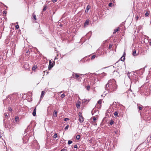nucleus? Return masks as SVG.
I'll list each match as a JSON object with an SVG mask.
<instances>
[{
  "instance_id": "6e6d98bb",
  "label": "nucleus",
  "mask_w": 151,
  "mask_h": 151,
  "mask_svg": "<svg viewBox=\"0 0 151 151\" xmlns=\"http://www.w3.org/2000/svg\"><path fill=\"white\" fill-rule=\"evenodd\" d=\"M89 141H90V142H91V140H90Z\"/></svg>"
},
{
  "instance_id": "f03ea898",
  "label": "nucleus",
  "mask_w": 151,
  "mask_h": 151,
  "mask_svg": "<svg viewBox=\"0 0 151 151\" xmlns=\"http://www.w3.org/2000/svg\"><path fill=\"white\" fill-rule=\"evenodd\" d=\"M114 85H110V86L109 87V91L112 92L116 90L117 88V86H115V87Z\"/></svg>"
},
{
  "instance_id": "b1692460",
  "label": "nucleus",
  "mask_w": 151,
  "mask_h": 151,
  "mask_svg": "<svg viewBox=\"0 0 151 151\" xmlns=\"http://www.w3.org/2000/svg\"><path fill=\"white\" fill-rule=\"evenodd\" d=\"M32 16H33V18L35 20H36V17L35 15L34 14V13L32 14Z\"/></svg>"
},
{
  "instance_id": "58836bf2",
  "label": "nucleus",
  "mask_w": 151,
  "mask_h": 151,
  "mask_svg": "<svg viewBox=\"0 0 151 151\" xmlns=\"http://www.w3.org/2000/svg\"><path fill=\"white\" fill-rule=\"evenodd\" d=\"M112 47V45H111V44L109 45V49H111V48Z\"/></svg>"
},
{
  "instance_id": "aec40b11",
  "label": "nucleus",
  "mask_w": 151,
  "mask_h": 151,
  "mask_svg": "<svg viewBox=\"0 0 151 151\" xmlns=\"http://www.w3.org/2000/svg\"><path fill=\"white\" fill-rule=\"evenodd\" d=\"M37 68V65H34L32 68L33 70H35Z\"/></svg>"
},
{
  "instance_id": "2f4dec72",
  "label": "nucleus",
  "mask_w": 151,
  "mask_h": 151,
  "mask_svg": "<svg viewBox=\"0 0 151 151\" xmlns=\"http://www.w3.org/2000/svg\"><path fill=\"white\" fill-rule=\"evenodd\" d=\"M65 95L64 93H63L61 95L60 97L62 98H63L65 97Z\"/></svg>"
},
{
  "instance_id": "8fccbe9b",
  "label": "nucleus",
  "mask_w": 151,
  "mask_h": 151,
  "mask_svg": "<svg viewBox=\"0 0 151 151\" xmlns=\"http://www.w3.org/2000/svg\"><path fill=\"white\" fill-rule=\"evenodd\" d=\"M29 52V50H27V51H26V53H28Z\"/></svg>"
},
{
  "instance_id": "f704fd0d",
  "label": "nucleus",
  "mask_w": 151,
  "mask_h": 151,
  "mask_svg": "<svg viewBox=\"0 0 151 151\" xmlns=\"http://www.w3.org/2000/svg\"><path fill=\"white\" fill-rule=\"evenodd\" d=\"M148 15H149V13H148V12H146L145 14V16L146 17L148 16Z\"/></svg>"
},
{
  "instance_id": "bf43d9fd",
  "label": "nucleus",
  "mask_w": 151,
  "mask_h": 151,
  "mask_svg": "<svg viewBox=\"0 0 151 151\" xmlns=\"http://www.w3.org/2000/svg\"><path fill=\"white\" fill-rule=\"evenodd\" d=\"M150 43L151 44V41H150Z\"/></svg>"
},
{
  "instance_id": "4be33fe9",
  "label": "nucleus",
  "mask_w": 151,
  "mask_h": 151,
  "mask_svg": "<svg viewBox=\"0 0 151 151\" xmlns=\"http://www.w3.org/2000/svg\"><path fill=\"white\" fill-rule=\"evenodd\" d=\"M114 121L112 120H111L110 122V124L111 125H112L113 124H114Z\"/></svg>"
},
{
  "instance_id": "9b49d317",
  "label": "nucleus",
  "mask_w": 151,
  "mask_h": 151,
  "mask_svg": "<svg viewBox=\"0 0 151 151\" xmlns=\"http://www.w3.org/2000/svg\"><path fill=\"white\" fill-rule=\"evenodd\" d=\"M89 22V19H87L84 24V26H86L88 25V24Z\"/></svg>"
},
{
  "instance_id": "680f3d73",
  "label": "nucleus",
  "mask_w": 151,
  "mask_h": 151,
  "mask_svg": "<svg viewBox=\"0 0 151 151\" xmlns=\"http://www.w3.org/2000/svg\"><path fill=\"white\" fill-rule=\"evenodd\" d=\"M123 58H124V57H123V58H122V60H123Z\"/></svg>"
},
{
  "instance_id": "c9c22d12",
  "label": "nucleus",
  "mask_w": 151,
  "mask_h": 151,
  "mask_svg": "<svg viewBox=\"0 0 151 151\" xmlns=\"http://www.w3.org/2000/svg\"><path fill=\"white\" fill-rule=\"evenodd\" d=\"M112 3H110L109 4V6L111 7L112 6Z\"/></svg>"
},
{
  "instance_id": "5701e85b",
  "label": "nucleus",
  "mask_w": 151,
  "mask_h": 151,
  "mask_svg": "<svg viewBox=\"0 0 151 151\" xmlns=\"http://www.w3.org/2000/svg\"><path fill=\"white\" fill-rule=\"evenodd\" d=\"M80 138V136L79 135H78L76 136V138L78 140H79Z\"/></svg>"
},
{
  "instance_id": "4468645a",
  "label": "nucleus",
  "mask_w": 151,
  "mask_h": 151,
  "mask_svg": "<svg viewBox=\"0 0 151 151\" xmlns=\"http://www.w3.org/2000/svg\"><path fill=\"white\" fill-rule=\"evenodd\" d=\"M89 60L90 59H88V56H86V57L84 58H83V59L82 60V61L84 60L85 61H86Z\"/></svg>"
},
{
  "instance_id": "c03bdc74",
  "label": "nucleus",
  "mask_w": 151,
  "mask_h": 151,
  "mask_svg": "<svg viewBox=\"0 0 151 151\" xmlns=\"http://www.w3.org/2000/svg\"><path fill=\"white\" fill-rule=\"evenodd\" d=\"M93 121L94 122H95L96 120V118L95 117H93Z\"/></svg>"
},
{
  "instance_id": "5fc2aeb1",
  "label": "nucleus",
  "mask_w": 151,
  "mask_h": 151,
  "mask_svg": "<svg viewBox=\"0 0 151 151\" xmlns=\"http://www.w3.org/2000/svg\"><path fill=\"white\" fill-rule=\"evenodd\" d=\"M129 92H130V91H128L127 92V93H129Z\"/></svg>"
},
{
  "instance_id": "cd10ccee",
  "label": "nucleus",
  "mask_w": 151,
  "mask_h": 151,
  "mask_svg": "<svg viewBox=\"0 0 151 151\" xmlns=\"http://www.w3.org/2000/svg\"><path fill=\"white\" fill-rule=\"evenodd\" d=\"M72 141L71 140H69L68 141V144L70 145L72 143Z\"/></svg>"
},
{
  "instance_id": "ea45409f",
  "label": "nucleus",
  "mask_w": 151,
  "mask_h": 151,
  "mask_svg": "<svg viewBox=\"0 0 151 151\" xmlns=\"http://www.w3.org/2000/svg\"><path fill=\"white\" fill-rule=\"evenodd\" d=\"M69 119L68 118H65L64 119V121H67L68 120H69Z\"/></svg>"
},
{
  "instance_id": "69168bd1",
  "label": "nucleus",
  "mask_w": 151,
  "mask_h": 151,
  "mask_svg": "<svg viewBox=\"0 0 151 151\" xmlns=\"http://www.w3.org/2000/svg\"><path fill=\"white\" fill-rule=\"evenodd\" d=\"M115 1V0H113V1Z\"/></svg>"
},
{
  "instance_id": "423d86ee",
  "label": "nucleus",
  "mask_w": 151,
  "mask_h": 151,
  "mask_svg": "<svg viewBox=\"0 0 151 151\" xmlns=\"http://www.w3.org/2000/svg\"><path fill=\"white\" fill-rule=\"evenodd\" d=\"M145 70L144 68H142L140 69L139 70H137L136 71V72L137 73H139L140 75H142L143 73Z\"/></svg>"
},
{
  "instance_id": "dca6fc26",
  "label": "nucleus",
  "mask_w": 151,
  "mask_h": 151,
  "mask_svg": "<svg viewBox=\"0 0 151 151\" xmlns=\"http://www.w3.org/2000/svg\"><path fill=\"white\" fill-rule=\"evenodd\" d=\"M57 113L58 112L56 110L54 111L53 116L54 117H56L57 116Z\"/></svg>"
},
{
  "instance_id": "49530a36",
  "label": "nucleus",
  "mask_w": 151,
  "mask_h": 151,
  "mask_svg": "<svg viewBox=\"0 0 151 151\" xmlns=\"http://www.w3.org/2000/svg\"><path fill=\"white\" fill-rule=\"evenodd\" d=\"M139 17L138 16H137L136 17V20H137L139 19Z\"/></svg>"
},
{
  "instance_id": "338daca9",
  "label": "nucleus",
  "mask_w": 151,
  "mask_h": 151,
  "mask_svg": "<svg viewBox=\"0 0 151 151\" xmlns=\"http://www.w3.org/2000/svg\"><path fill=\"white\" fill-rule=\"evenodd\" d=\"M115 1V0H113V1Z\"/></svg>"
},
{
  "instance_id": "603ef678",
  "label": "nucleus",
  "mask_w": 151,
  "mask_h": 151,
  "mask_svg": "<svg viewBox=\"0 0 151 151\" xmlns=\"http://www.w3.org/2000/svg\"><path fill=\"white\" fill-rule=\"evenodd\" d=\"M129 72H128V76L129 77Z\"/></svg>"
},
{
  "instance_id": "473e14b6",
  "label": "nucleus",
  "mask_w": 151,
  "mask_h": 151,
  "mask_svg": "<svg viewBox=\"0 0 151 151\" xmlns=\"http://www.w3.org/2000/svg\"><path fill=\"white\" fill-rule=\"evenodd\" d=\"M90 9V7H89V5H88L86 8V9L87 10V12H88V10Z\"/></svg>"
},
{
  "instance_id": "de8ad7c7",
  "label": "nucleus",
  "mask_w": 151,
  "mask_h": 151,
  "mask_svg": "<svg viewBox=\"0 0 151 151\" xmlns=\"http://www.w3.org/2000/svg\"><path fill=\"white\" fill-rule=\"evenodd\" d=\"M8 109L10 111H12V109L10 107L9 108H8Z\"/></svg>"
},
{
  "instance_id": "f3484780",
  "label": "nucleus",
  "mask_w": 151,
  "mask_h": 151,
  "mask_svg": "<svg viewBox=\"0 0 151 151\" xmlns=\"http://www.w3.org/2000/svg\"><path fill=\"white\" fill-rule=\"evenodd\" d=\"M80 102H78L76 104V106L77 108H80Z\"/></svg>"
},
{
  "instance_id": "72a5a7b5",
  "label": "nucleus",
  "mask_w": 151,
  "mask_h": 151,
  "mask_svg": "<svg viewBox=\"0 0 151 151\" xmlns=\"http://www.w3.org/2000/svg\"><path fill=\"white\" fill-rule=\"evenodd\" d=\"M90 88V86L89 85H88L86 86V89L87 90H89Z\"/></svg>"
},
{
  "instance_id": "a878e982",
  "label": "nucleus",
  "mask_w": 151,
  "mask_h": 151,
  "mask_svg": "<svg viewBox=\"0 0 151 151\" xmlns=\"http://www.w3.org/2000/svg\"><path fill=\"white\" fill-rule=\"evenodd\" d=\"M102 102V100L100 99L97 102L100 105Z\"/></svg>"
},
{
  "instance_id": "0e129e2a",
  "label": "nucleus",
  "mask_w": 151,
  "mask_h": 151,
  "mask_svg": "<svg viewBox=\"0 0 151 151\" xmlns=\"http://www.w3.org/2000/svg\"><path fill=\"white\" fill-rule=\"evenodd\" d=\"M150 138H151V136H150Z\"/></svg>"
},
{
  "instance_id": "3c124183",
  "label": "nucleus",
  "mask_w": 151,
  "mask_h": 151,
  "mask_svg": "<svg viewBox=\"0 0 151 151\" xmlns=\"http://www.w3.org/2000/svg\"><path fill=\"white\" fill-rule=\"evenodd\" d=\"M4 120H5L4 119V120H3V121H4V124L5 125V126L6 124H5V123H4Z\"/></svg>"
},
{
  "instance_id": "c85d7f7f",
  "label": "nucleus",
  "mask_w": 151,
  "mask_h": 151,
  "mask_svg": "<svg viewBox=\"0 0 151 151\" xmlns=\"http://www.w3.org/2000/svg\"><path fill=\"white\" fill-rule=\"evenodd\" d=\"M57 137V134L56 133H55L53 136V137L54 138H56Z\"/></svg>"
},
{
  "instance_id": "a19ab883",
  "label": "nucleus",
  "mask_w": 151,
  "mask_h": 151,
  "mask_svg": "<svg viewBox=\"0 0 151 151\" xmlns=\"http://www.w3.org/2000/svg\"><path fill=\"white\" fill-rule=\"evenodd\" d=\"M74 147L75 148H78L77 145H75L74 146Z\"/></svg>"
},
{
  "instance_id": "c756f323",
  "label": "nucleus",
  "mask_w": 151,
  "mask_h": 151,
  "mask_svg": "<svg viewBox=\"0 0 151 151\" xmlns=\"http://www.w3.org/2000/svg\"><path fill=\"white\" fill-rule=\"evenodd\" d=\"M95 57H96L95 55H92L91 57V60L94 59L95 58Z\"/></svg>"
},
{
  "instance_id": "bb28decb",
  "label": "nucleus",
  "mask_w": 151,
  "mask_h": 151,
  "mask_svg": "<svg viewBox=\"0 0 151 151\" xmlns=\"http://www.w3.org/2000/svg\"><path fill=\"white\" fill-rule=\"evenodd\" d=\"M118 31V29H114V31L113 32V34H114L116 33Z\"/></svg>"
},
{
  "instance_id": "7c9ffc66",
  "label": "nucleus",
  "mask_w": 151,
  "mask_h": 151,
  "mask_svg": "<svg viewBox=\"0 0 151 151\" xmlns=\"http://www.w3.org/2000/svg\"><path fill=\"white\" fill-rule=\"evenodd\" d=\"M69 127V125H67L65 128L64 129L65 130L67 129Z\"/></svg>"
},
{
  "instance_id": "052dcab7",
  "label": "nucleus",
  "mask_w": 151,
  "mask_h": 151,
  "mask_svg": "<svg viewBox=\"0 0 151 151\" xmlns=\"http://www.w3.org/2000/svg\"><path fill=\"white\" fill-rule=\"evenodd\" d=\"M9 96H10V95H9V96H8V97H9Z\"/></svg>"
},
{
  "instance_id": "37998d69",
  "label": "nucleus",
  "mask_w": 151,
  "mask_h": 151,
  "mask_svg": "<svg viewBox=\"0 0 151 151\" xmlns=\"http://www.w3.org/2000/svg\"><path fill=\"white\" fill-rule=\"evenodd\" d=\"M46 72V75H47L48 73V71H44V72H43V73H44V75H45V73Z\"/></svg>"
},
{
  "instance_id": "a18cd8bd",
  "label": "nucleus",
  "mask_w": 151,
  "mask_h": 151,
  "mask_svg": "<svg viewBox=\"0 0 151 151\" xmlns=\"http://www.w3.org/2000/svg\"><path fill=\"white\" fill-rule=\"evenodd\" d=\"M8 117V115L7 114H6L4 115V117L5 118H7Z\"/></svg>"
},
{
  "instance_id": "79ce46f5",
  "label": "nucleus",
  "mask_w": 151,
  "mask_h": 151,
  "mask_svg": "<svg viewBox=\"0 0 151 151\" xmlns=\"http://www.w3.org/2000/svg\"><path fill=\"white\" fill-rule=\"evenodd\" d=\"M66 149H65V148L62 149L60 151H66Z\"/></svg>"
},
{
  "instance_id": "6ab92c4d",
  "label": "nucleus",
  "mask_w": 151,
  "mask_h": 151,
  "mask_svg": "<svg viewBox=\"0 0 151 151\" xmlns=\"http://www.w3.org/2000/svg\"><path fill=\"white\" fill-rule=\"evenodd\" d=\"M132 55L134 56H136L137 55L136 50L133 51V53H132Z\"/></svg>"
},
{
  "instance_id": "13d9d810",
  "label": "nucleus",
  "mask_w": 151,
  "mask_h": 151,
  "mask_svg": "<svg viewBox=\"0 0 151 151\" xmlns=\"http://www.w3.org/2000/svg\"><path fill=\"white\" fill-rule=\"evenodd\" d=\"M89 101V100H87V99H86V101Z\"/></svg>"
},
{
  "instance_id": "e433bc0d",
  "label": "nucleus",
  "mask_w": 151,
  "mask_h": 151,
  "mask_svg": "<svg viewBox=\"0 0 151 151\" xmlns=\"http://www.w3.org/2000/svg\"><path fill=\"white\" fill-rule=\"evenodd\" d=\"M19 27V25H17L15 26V28L17 29H18Z\"/></svg>"
},
{
  "instance_id": "f257e3e1",
  "label": "nucleus",
  "mask_w": 151,
  "mask_h": 151,
  "mask_svg": "<svg viewBox=\"0 0 151 151\" xmlns=\"http://www.w3.org/2000/svg\"><path fill=\"white\" fill-rule=\"evenodd\" d=\"M86 75V74L84 75L80 73L78 74L77 73H73L72 74V76L73 78L76 80H77L78 78H79L78 79L80 78L81 79L82 78V77H80V76Z\"/></svg>"
},
{
  "instance_id": "0eeeda50",
  "label": "nucleus",
  "mask_w": 151,
  "mask_h": 151,
  "mask_svg": "<svg viewBox=\"0 0 151 151\" xmlns=\"http://www.w3.org/2000/svg\"><path fill=\"white\" fill-rule=\"evenodd\" d=\"M78 116L79 118V121L80 122H83L84 121L83 118V116L81 115V114L80 112L79 113Z\"/></svg>"
},
{
  "instance_id": "2eb2a0df",
  "label": "nucleus",
  "mask_w": 151,
  "mask_h": 151,
  "mask_svg": "<svg viewBox=\"0 0 151 151\" xmlns=\"http://www.w3.org/2000/svg\"><path fill=\"white\" fill-rule=\"evenodd\" d=\"M14 120L16 122H19V117L18 116H16Z\"/></svg>"
},
{
  "instance_id": "39448f33",
  "label": "nucleus",
  "mask_w": 151,
  "mask_h": 151,
  "mask_svg": "<svg viewBox=\"0 0 151 151\" xmlns=\"http://www.w3.org/2000/svg\"><path fill=\"white\" fill-rule=\"evenodd\" d=\"M55 62L54 61L53 63H52L50 60L49 61V65L48 66V69L50 70L51 69L54 65Z\"/></svg>"
},
{
  "instance_id": "9d476101",
  "label": "nucleus",
  "mask_w": 151,
  "mask_h": 151,
  "mask_svg": "<svg viewBox=\"0 0 151 151\" xmlns=\"http://www.w3.org/2000/svg\"><path fill=\"white\" fill-rule=\"evenodd\" d=\"M125 53L124 52L123 56L121 58V59L122 61H124L125 59Z\"/></svg>"
},
{
  "instance_id": "f8f14e48",
  "label": "nucleus",
  "mask_w": 151,
  "mask_h": 151,
  "mask_svg": "<svg viewBox=\"0 0 151 151\" xmlns=\"http://www.w3.org/2000/svg\"><path fill=\"white\" fill-rule=\"evenodd\" d=\"M36 107H35L33 110V112L32 113V115L33 116H35L36 115Z\"/></svg>"
},
{
  "instance_id": "864d4df0",
  "label": "nucleus",
  "mask_w": 151,
  "mask_h": 151,
  "mask_svg": "<svg viewBox=\"0 0 151 151\" xmlns=\"http://www.w3.org/2000/svg\"><path fill=\"white\" fill-rule=\"evenodd\" d=\"M5 7H6V9L7 8V6L6 5H5Z\"/></svg>"
},
{
  "instance_id": "20e7f679",
  "label": "nucleus",
  "mask_w": 151,
  "mask_h": 151,
  "mask_svg": "<svg viewBox=\"0 0 151 151\" xmlns=\"http://www.w3.org/2000/svg\"><path fill=\"white\" fill-rule=\"evenodd\" d=\"M144 88V91H143V93H145V94L146 95L145 92H148L149 91V89L148 88L147 86L146 87V86H142L140 88V90H143Z\"/></svg>"
},
{
  "instance_id": "1a4fd4ad",
  "label": "nucleus",
  "mask_w": 151,
  "mask_h": 151,
  "mask_svg": "<svg viewBox=\"0 0 151 151\" xmlns=\"http://www.w3.org/2000/svg\"><path fill=\"white\" fill-rule=\"evenodd\" d=\"M110 85L108 83H107L105 85V88L106 90L109 91V87H110Z\"/></svg>"
},
{
  "instance_id": "4d7b16f0",
  "label": "nucleus",
  "mask_w": 151,
  "mask_h": 151,
  "mask_svg": "<svg viewBox=\"0 0 151 151\" xmlns=\"http://www.w3.org/2000/svg\"><path fill=\"white\" fill-rule=\"evenodd\" d=\"M56 59H57V58H56V57L55 58V60Z\"/></svg>"
},
{
  "instance_id": "6e6552de",
  "label": "nucleus",
  "mask_w": 151,
  "mask_h": 151,
  "mask_svg": "<svg viewBox=\"0 0 151 151\" xmlns=\"http://www.w3.org/2000/svg\"><path fill=\"white\" fill-rule=\"evenodd\" d=\"M113 75L115 77L119 76V74L118 72L116 70H114L113 72Z\"/></svg>"
},
{
  "instance_id": "412c9836",
  "label": "nucleus",
  "mask_w": 151,
  "mask_h": 151,
  "mask_svg": "<svg viewBox=\"0 0 151 151\" xmlns=\"http://www.w3.org/2000/svg\"><path fill=\"white\" fill-rule=\"evenodd\" d=\"M47 9V6L46 5H44L43 6V11H45Z\"/></svg>"
},
{
  "instance_id": "a211bd4d",
  "label": "nucleus",
  "mask_w": 151,
  "mask_h": 151,
  "mask_svg": "<svg viewBox=\"0 0 151 151\" xmlns=\"http://www.w3.org/2000/svg\"><path fill=\"white\" fill-rule=\"evenodd\" d=\"M137 106L139 110H142V105H140L139 106H138V105H137Z\"/></svg>"
},
{
  "instance_id": "393cba45",
  "label": "nucleus",
  "mask_w": 151,
  "mask_h": 151,
  "mask_svg": "<svg viewBox=\"0 0 151 151\" xmlns=\"http://www.w3.org/2000/svg\"><path fill=\"white\" fill-rule=\"evenodd\" d=\"M114 114V116H116L118 115V113L116 111L115 112Z\"/></svg>"
},
{
  "instance_id": "4c0bfd02",
  "label": "nucleus",
  "mask_w": 151,
  "mask_h": 151,
  "mask_svg": "<svg viewBox=\"0 0 151 151\" xmlns=\"http://www.w3.org/2000/svg\"><path fill=\"white\" fill-rule=\"evenodd\" d=\"M102 76H105L106 75V74L104 73H103L101 74Z\"/></svg>"
},
{
  "instance_id": "09e8293b",
  "label": "nucleus",
  "mask_w": 151,
  "mask_h": 151,
  "mask_svg": "<svg viewBox=\"0 0 151 151\" xmlns=\"http://www.w3.org/2000/svg\"><path fill=\"white\" fill-rule=\"evenodd\" d=\"M57 1V0H52V1L53 2V3H55V2H56Z\"/></svg>"
},
{
  "instance_id": "7ed1b4c3",
  "label": "nucleus",
  "mask_w": 151,
  "mask_h": 151,
  "mask_svg": "<svg viewBox=\"0 0 151 151\" xmlns=\"http://www.w3.org/2000/svg\"><path fill=\"white\" fill-rule=\"evenodd\" d=\"M110 85H114V86L115 87V86H117L116 84V81L114 79H110L108 81V83Z\"/></svg>"
},
{
  "instance_id": "e2e57ef3",
  "label": "nucleus",
  "mask_w": 151,
  "mask_h": 151,
  "mask_svg": "<svg viewBox=\"0 0 151 151\" xmlns=\"http://www.w3.org/2000/svg\"><path fill=\"white\" fill-rule=\"evenodd\" d=\"M62 93V91H61L60 92V93Z\"/></svg>"
},
{
  "instance_id": "ddd939ff",
  "label": "nucleus",
  "mask_w": 151,
  "mask_h": 151,
  "mask_svg": "<svg viewBox=\"0 0 151 151\" xmlns=\"http://www.w3.org/2000/svg\"><path fill=\"white\" fill-rule=\"evenodd\" d=\"M45 94V92L44 91H42L41 92V96H40V99H42L44 96Z\"/></svg>"
}]
</instances>
